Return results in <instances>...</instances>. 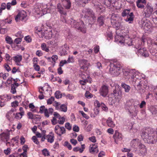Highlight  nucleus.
<instances>
[{"mask_svg": "<svg viewBox=\"0 0 157 157\" xmlns=\"http://www.w3.org/2000/svg\"><path fill=\"white\" fill-rule=\"evenodd\" d=\"M113 137L115 140V142L117 144H118L119 141L121 140L122 139V135L117 131H115Z\"/></svg>", "mask_w": 157, "mask_h": 157, "instance_id": "obj_16", "label": "nucleus"}, {"mask_svg": "<svg viewBox=\"0 0 157 157\" xmlns=\"http://www.w3.org/2000/svg\"><path fill=\"white\" fill-rule=\"evenodd\" d=\"M36 55L38 56H41L43 55L42 52L40 50H37L36 53Z\"/></svg>", "mask_w": 157, "mask_h": 157, "instance_id": "obj_58", "label": "nucleus"}, {"mask_svg": "<svg viewBox=\"0 0 157 157\" xmlns=\"http://www.w3.org/2000/svg\"><path fill=\"white\" fill-rule=\"evenodd\" d=\"M146 3V0H137L136 2L137 6L139 8L143 9L144 8V5Z\"/></svg>", "mask_w": 157, "mask_h": 157, "instance_id": "obj_18", "label": "nucleus"}, {"mask_svg": "<svg viewBox=\"0 0 157 157\" xmlns=\"http://www.w3.org/2000/svg\"><path fill=\"white\" fill-rule=\"evenodd\" d=\"M105 18L104 16H101L97 19V22L100 26H102L104 24Z\"/></svg>", "mask_w": 157, "mask_h": 157, "instance_id": "obj_27", "label": "nucleus"}, {"mask_svg": "<svg viewBox=\"0 0 157 157\" xmlns=\"http://www.w3.org/2000/svg\"><path fill=\"white\" fill-rule=\"evenodd\" d=\"M126 105L128 108V111L130 116L135 117L138 112V107L137 105L133 104L132 105L131 102L130 101H127Z\"/></svg>", "mask_w": 157, "mask_h": 157, "instance_id": "obj_6", "label": "nucleus"}, {"mask_svg": "<svg viewBox=\"0 0 157 157\" xmlns=\"http://www.w3.org/2000/svg\"><path fill=\"white\" fill-rule=\"evenodd\" d=\"M98 146L96 144H92L90 145L89 148L90 152L93 154L98 153Z\"/></svg>", "mask_w": 157, "mask_h": 157, "instance_id": "obj_15", "label": "nucleus"}, {"mask_svg": "<svg viewBox=\"0 0 157 157\" xmlns=\"http://www.w3.org/2000/svg\"><path fill=\"white\" fill-rule=\"evenodd\" d=\"M57 9L58 10V11L61 14L64 15H66L67 14L66 12L64 11V9L60 3H58L57 4Z\"/></svg>", "mask_w": 157, "mask_h": 157, "instance_id": "obj_21", "label": "nucleus"}, {"mask_svg": "<svg viewBox=\"0 0 157 157\" xmlns=\"http://www.w3.org/2000/svg\"><path fill=\"white\" fill-rule=\"evenodd\" d=\"M61 20L63 23L67 24V21L66 17L64 16H62L61 17Z\"/></svg>", "mask_w": 157, "mask_h": 157, "instance_id": "obj_60", "label": "nucleus"}, {"mask_svg": "<svg viewBox=\"0 0 157 157\" xmlns=\"http://www.w3.org/2000/svg\"><path fill=\"white\" fill-rule=\"evenodd\" d=\"M65 128L70 130L71 129V125L69 123H67L65 124Z\"/></svg>", "mask_w": 157, "mask_h": 157, "instance_id": "obj_54", "label": "nucleus"}, {"mask_svg": "<svg viewBox=\"0 0 157 157\" xmlns=\"http://www.w3.org/2000/svg\"><path fill=\"white\" fill-rule=\"evenodd\" d=\"M67 63V62L65 60H61L59 66L60 67H63L64 64Z\"/></svg>", "mask_w": 157, "mask_h": 157, "instance_id": "obj_57", "label": "nucleus"}, {"mask_svg": "<svg viewBox=\"0 0 157 157\" xmlns=\"http://www.w3.org/2000/svg\"><path fill=\"white\" fill-rule=\"evenodd\" d=\"M109 71L113 76H118L120 73L122 66L120 64L110 63Z\"/></svg>", "mask_w": 157, "mask_h": 157, "instance_id": "obj_4", "label": "nucleus"}, {"mask_svg": "<svg viewBox=\"0 0 157 157\" xmlns=\"http://www.w3.org/2000/svg\"><path fill=\"white\" fill-rule=\"evenodd\" d=\"M108 93V87L105 86H102L100 90V95L104 97L106 96Z\"/></svg>", "mask_w": 157, "mask_h": 157, "instance_id": "obj_13", "label": "nucleus"}, {"mask_svg": "<svg viewBox=\"0 0 157 157\" xmlns=\"http://www.w3.org/2000/svg\"><path fill=\"white\" fill-rule=\"evenodd\" d=\"M47 111V109L44 105L41 106L40 108L39 112L41 113H44Z\"/></svg>", "mask_w": 157, "mask_h": 157, "instance_id": "obj_40", "label": "nucleus"}, {"mask_svg": "<svg viewBox=\"0 0 157 157\" xmlns=\"http://www.w3.org/2000/svg\"><path fill=\"white\" fill-rule=\"evenodd\" d=\"M143 82L144 81H140L137 85V89L140 92H141V91L143 90L142 89V84H143Z\"/></svg>", "mask_w": 157, "mask_h": 157, "instance_id": "obj_33", "label": "nucleus"}, {"mask_svg": "<svg viewBox=\"0 0 157 157\" xmlns=\"http://www.w3.org/2000/svg\"><path fill=\"white\" fill-rule=\"evenodd\" d=\"M111 23L113 25L117 28H118L121 25L120 23L118 21L114 19L113 16L111 17Z\"/></svg>", "mask_w": 157, "mask_h": 157, "instance_id": "obj_24", "label": "nucleus"}, {"mask_svg": "<svg viewBox=\"0 0 157 157\" xmlns=\"http://www.w3.org/2000/svg\"><path fill=\"white\" fill-rule=\"evenodd\" d=\"M36 29L35 33L37 34L40 37L43 38L44 37L46 39H49L52 38V30L49 29V30L44 31L41 29L38 30V29Z\"/></svg>", "mask_w": 157, "mask_h": 157, "instance_id": "obj_5", "label": "nucleus"}, {"mask_svg": "<svg viewBox=\"0 0 157 157\" xmlns=\"http://www.w3.org/2000/svg\"><path fill=\"white\" fill-rule=\"evenodd\" d=\"M18 102L17 101H15L11 103V106L13 107H16L18 105Z\"/></svg>", "mask_w": 157, "mask_h": 157, "instance_id": "obj_50", "label": "nucleus"}, {"mask_svg": "<svg viewBox=\"0 0 157 157\" xmlns=\"http://www.w3.org/2000/svg\"><path fill=\"white\" fill-rule=\"evenodd\" d=\"M123 76L125 79H133L136 77V73L134 69L125 68L122 70Z\"/></svg>", "mask_w": 157, "mask_h": 157, "instance_id": "obj_3", "label": "nucleus"}, {"mask_svg": "<svg viewBox=\"0 0 157 157\" xmlns=\"http://www.w3.org/2000/svg\"><path fill=\"white\" fill-rule=\"evenodd\" d=\"M54 136L52 132L50 133L49 134L47 135L46 136V139L47 141L52 143L54 140Z\"/></svg>", "mask_w": 157, "mask_h": 157, "instance_id": "obj_25", "label": "nucleus"}, {"mask_svg": "<svg viewBox=\"0 0 157 157\" xmlns=\"http://www.w3.org/2000/svg\"><path fill=\"white\" fill-rule=\"evenodd\" d=\"M99 111L100 110L99 108L96 107L94 109V113L96 115L99 114Z\"/></svg>", "mask_w": 157, "mask_h": 157, "instance_id": "obj_64", "label": "nucleus"}, {"mask_svg": "<svg viewBox=\"0 0 157 157\" xmlns=\"http://www.w3.org/2000/svg\"><path fill=\"white\" fill-rule=\"evenodd\" d=\"M43 154L46 156H48L49 155V153L48 151L46 149H44L42 150Z\"/></svg>", "mask_w": 157, "mask_h": 157, "instance_id": "obj_46", "label": "nucleus"}, {"mask_svg": "<svg viewBox=\"0 0 157 157\" xmlns=\"http://www.w3.org/2000/svg\"><path fill=\"white\" fill-rule=\"evenodd\" d=\"M33 67L34 69L37 71H39L40 70V67L39 65L37 64H34L33 65Z\"/></svg>", "mask_w": 157, "mask_h": 157, "instance_id": "obj_56", "label": "nucleus"}, {"mask_svg": "<svg viewBox=\"0 0 157 157\" xmlns=\"http://www.w3.org/2000/svg\"><path fill=\"white\" fill-rule=\"evenodd\" d=\"M145 9L144 13L145 14V16H149L152 14L153 11V7L151 3H148L144 9Z\"/></svg>", "mask_w": 157, "mask_h": 157, "instance_id": "obj_11", "label": "nucleus"}, {"mask_svg": "<svg viewBox=\"0 0 157 157\" xmlns=\"http://www.w3.org/2000/svg\"><path fill=\"white\" fill-rule=\"evenodd\" d=\"M92 2L97 11L101 12L104 10V7L101 5L100 3L98 2H95V0H93Z\"/></svg>", "mask_w": 157, "mask_h": 157, "instance_id": "obj_12", "label": "nucleus"}, {"mask_svg": "<svg viewBox=\"0 0 157 157\" xmlns=\"http://www.w3.org/2000/svg\"><path fill=\"white\" fill-rule=\"evenodd\" d=\"M155 132L153 129L147 128L143 131L141 136L146 143L153 144L157 141L156 137L154 135Z\"/></svg>", "mask_w": 157, "mask_h": 157, "instance_id": "obj_1", "label": "nucleus"}, {"mask_svg": "<svg viewBox=\"0 0 157 157\" xmlns=\"http://www.w3.org/2000/svg\"><path fill=\"white\" fill-rule=\"evenodd\" d=\"M75 3L78 5H81L82 3L85 4L88 2L90 0H75Z\"/></svg>", "mask_w": 157, "mask_h": 157, "instance_id": "obj_31", "label": "nucleus"}, {"mask_svg": "<svg viewBox=\"0 0 157 157\" xmlns=\"http://www.w3.org/2000/svg\"><path fill=\"white\" fill-rule=\"evenodd\" d=\"M85 97L87 98H90L93 97V95L88 91H87L85 94Z\"/></svg>", "mask_w": 157, "mask_h": 157, "instance_id": "obj_41", "label": "nucleus"}, {"mask_svg": "<svg viewBox=\"0 0 157 157\" xmlns=\"http://www.w3.org/2000/svg\"><path fill=\"white\" fill-rule=\"evenodd\" d=\"M69 49V47L67 44H65L61 48V50L60 53L61 56L65 55L67 53V51Z\"/></svg>", "mask_w": 157, "mask_h": 157, "instance_id": "obj_17", "label": "nucleus"}, {"mask_svg": "<svg viewBox=\"0 0 157 157\" xmlns=\"http://www.w3.org/2000/svg\"><path fill=\"white\" fill-rule=\"evenodd\" d=\"M1 136L2 140L5 142H7L10 139L9 133H2Z\"/></svg>", "mask_w": 157, "mask_h": 157, "instance_id": "obj_23", "label": "nucleus"}, {"mask_svg": "<svg viewBox=\"0 0 157 157\" xmlns=\"http://www.w3.org/2000/svg\"><path fill=\"white\" fill-rule=\"evenodd\" d=\"M80 66L82 69L86 68L88 66V61L84 59H79L78 60Z\"/></svg>", "mask_w": 157, "mask_h": 157, "instance_id": "obj_19", "label": "nucleus"}, {"mask_svg": "<svg viewBox=\"0 0 157 157\" xmlns=\"http://www.w3.org/2000/svg\"><path fill=\"white\" fill-rule=\"evenodd\" d=\"M67 24H70L71 27L77 28L78 30L83 33H86V28L82 21L78 23L72 18H70L67 20Z\"/></svg>", "mask_w": 157, "mask_h": 157, "instance_id": "obj_2", "label": "nucleus"}, {"mask_svg": "<svg viewBox=\"0 0 157 157\" xmlns=\"http://www.w3.org/2000/svg\"><path fill=\"white\" fill-rule=\"evenodd\" d=\"M79 113H80L83 117L85 118L86 119H88L89 118V117L84 113L82 111H79Z\"/></svg>", "mask_w": 157, "mask_h": 157, "instance_id": "obj_47", "label": "nucleus"}, {"mask_svg": "<svg viewBox=\"0 0 157 157\" xmlns=\"http://www.w3.org/2000/svg\"><path fill=\"white\" fill-rule=\"evenodd\" d=\"M56 110H59L63 112H66L67 111V104H61L60 102L55 101L53 104Z\"/></svg>", "mask_w": 157, "mask_h": 157, "instance_id": "obj_8", "label": "nucleus"}, {"mask_svg": "<svg viewBox=\"0 0 157 157\" xmlns=\"http://www.w3.org/2000/svg\"><path fill=\"white\" fill-rule=\"evenodd\" d=\"M52 123L53 125H55L57 123V120L55 117H53V119L51 120Z\"/></svg>", "mask_w": 157, "mask_h": 157, "instance_id": "obj_63", "label": "nucleus"}, {"mask_svg": "<svg viewBox=\"0 0 157 157\" xmlns=\"http://www.w3.org/2000/svg\"><path fill=\"white\" fill-rule=\"evenodd\" d=\"M58 122L59 123L61 124H63L65 121V118L64 117H62L61 118H60Z\"/></svg>", "mask_w": 157, "mask_h": 157, "instance_id": "obj_52", "label": "nucleus"}, {"mask_svg": "<svg viewBox=\"0 0 157 157\" xmlns=\"http://www.w3.org/2000/svg\"><path fill=\"white\" fill-rule=\"evenodd\" d=\"M5 40L7 43L11 44L13 42L12 38L9 36H7L5 38Z\"/></svg>", "mask_w": 157, "mask_h": 157, "instance_id": "obj_38", "label": "nucleus"}, {"mask_svg": "<svg viewBox=\"0 0 157 157\" xmlns=\"http://www.w3.org/2000/svg\"><path fill=\"white\" fill-rule=\"evenodd\" d=\"M73 130L75 132H78L79 131V128L77 125H74L73 128Z\"/></svg>", "mask_w": 157, "mask_h": 157, "instance_id": "obj_59", "label": "nucleus"}, {"mask_svg": "<svg viewBox=\"0 0 157 157\" xmlns=\"http://www.w3.org/2000/svg\"><path fill=\"white\" fill-rule=\"evenodd\" d=\"M27 16L26 13L24 10H22L16 16L15 20L16 22L20 20H25V18Z\"/></svg>", "mask_w": 157, "mask_h": 157, "instance_id": "obj_9", "label": "nucleus"}, {"mask_svg": "<svg viewBox=\"0 0 157 157\" xmlns=\"http://www.w3.org/2000/svg\"><path fill=\"white\" fill-rule=\"evenodd\" d=\"M63 6L66 9H69L71 7V3L70 0H61Z\"/></svg>", "mask_w": 157, "mask_h": 157, "instance_id": "obj_22", "label": "nucleus"}, {"mask_svg": "<svg viewBox=\"0 0 157 157\" xmlns=\"http://www.w3.org/2000/svg\"><path fill=\"white\" fill-rule=\"evenodd\" d=\"M8 76L9 74L8 73L3 74L2 73H0V77H2L4 80L6 79Z\"/></svg>", "mask_w": 157, "mask_h": 157, "instance_id": "obj_43", "label": "nucleus"}, {"mask_svg": "<svg viewBox=\"0 0 157 157\" xmlns=\"http://www.w3.org/2000/svg\"><path fill=\"white\" fill-rule=\"evenodd\" d=\"M53 112V109L52 108H50L48 109H47V111L46 112V113L45 112L44 113L45 116L47 117H48L49 116V114H52Z\"/></svg>", "mask_w": 157, "mask_h": 157, "instance_id": "obj_30", "label": "nucleus"}, {"mask_svg": "<svg viewBox=\"0 0 157 157\" xmlns=\"http://www.w3.org/2000/svg\"><path fill=\"white\" fill-rule=\"evenodd\" d=\"M55 95L56 98L57 99H59L61 98L62 97L61 94H60V92L59 91H56L55 93Z\"/></svg>", "mask_w": 157, "mask_h": 157, "instance_id": "obj_42", "label": "nucleus"}, {"mask_svg": "<svg viewBox=\"0 0 157 157\" xmlns=\"http://www.w3.org/2000/svg\"><path fill=\"white\" fill-rule=\"evenodd\" d=\"M55 99L54 97H51L50 98L48 99L47 101V103L48 104H51Z\"/></svg>", "mask_w": 157, "mask_h": 157, "instance_id": "obj_45", "label": "nucleus"}, {"mask_svg": "<svg viewBox=\"0 0 157 157\" xmlns=\"http://www.w3.org/2000/svg\"><path fill=\"white\" fill-rule=\"evenodd\" d=\"M130 10H123L122 13V16L123 17H125L127 16V17L130 15Z\"/></svg>", "mask_w": 157, "mask_h": 157, "instance_id": "obj_36", "label": "nucleus"}, {"mask_svg": "<svg viewBox=\"0 0 157 157\" xmlns=\"http://www.w3.org/2000/svg\"><path fill=\"white\" fill-rule=\"evenodd\" d=\"M32 139L33 142L36 144H39V142L38 141V140L36 136H33Z\"/></svg>", "mask_w": 157, "mask_h": 157, "instance_id": "obj_51", "label": "nucleus"}, {"mask_svg": "<svg viewBox=\"0 0 157 157\" xmlns=\"http://www.w3.org/2000/svg\"><path fill=\"white\" fill-rule=\"evenodd\" d=\"M27 115L28 116V118L29 119H33L35 118H37L36 116H38V115H34L31 112H28L27 113Z\"/></svg>", "mask_w": 157, "mask_h": 157, "instance_id": "obj_37", "label": "nucleus"}, {"mask_svg": "<svg viewBox=\"0 0 157 157\" xmlns=\"http://www.w3.org/2000/svg\"><path fill=\"white\" fill-rule=\"evenodd\" d=\"M65 145L68 148L69 150H71L72 148L71 145L67 141L65 142Z\"/></svg>", "mask_w": 157, "mask_h": 157, "instance_id": "obj_55", "label": "nucleus"}, {"mask_svg": "<svg viewBox=\"0 0 157 157\" xmlns=\"http://www.w3.org/2000/svg\"><path fill=\"white\" fill-rule=\"evenodd\" d=\"M139 53L142 56L144 57H147L149 56L148 52L146 51L145 48H140L138 50Z\"/></svg>", "mask_w": 157, "mask_h": 157, "instance_id": "obj_20", "label": "nucleus"}, {"mask_svg": "<svg viewBox=\"0 0 157 157\" xmlns=\"http://www.w3.org/2000/svg\"><path fill=\"white\" fill-rule=\"evenodd\" d=\"M73 150L74 151L77 152L78 151H79V152L80 153H82L83 151V150H82V149L78 147H74L73 149Z\"/></svg>", "mask_w": 157, "mask_h": 157, "instance_id": "obj_48", "label": "nucleus"}, {"mask_svg": "<svg viewBox=\"0 0 157 157\" xmlns=\"http://www.w3.org/2000/svg\"><path fill=\"white\" fill-rule=\"evenodd\" d=\"M16 86H14V85H11V92L13 94H14L16 93Z\"/></svg>", "mask_w": 157, "mask_h": 157, "instance_id": "obj_44", "label": "nucleus"}, {"mask_svg": "<svg viewBox=\"0 0 157 157\" xmlns=\"http://www.w3.org/2000/svg\"><path fill=\"white\" fill-rule=\"evenodd\" d=\"M113 94L114 96L115 99H117L118 101H119L121 99L122 94V92L120 89L114 90Z\"/></svg>", "mask_w": 157, "mask_h": 157, "instance_id": "obj_14", "label": "nucleus"}, {"mask_svg": "<svg viewBox=\"0 0 157 157\" xmlns=\"http://www.w3.org/2000/svg\"><path fill=\"white\" fill-rule=\"evenodd\" d=\"M13 59L16 62H19L22 59V56L21 55H17L14 57Z\"/></svg>", "mask_w": 157, "mask_h": 157, "instance_id": "obj_32", "label": "nucleus"}, {"mask_svg": "<svg viewBox=\"0 0 157 157\" xmlns=\"http://www.w3.org/2000/svg\"><path fill=\"white\" fill-rule=\"evenodd\" d=\"M82 15L84 17L88 19L89 18H92V19L95 20L96 19V17L95 13L91 9L89 8L84 9L82 11Z\"/></svg>", "mask_w": 157, "mask_h": 157, "instance_id": "obj_7", "label": "nucleus"}, {"mask_svg": "<svg viewBox=\"0 0 157 157\" xmlns=\"http://www.w3.org/2000/svg\"><path fill=\"white\" fill-rule=\"evenodd\" d=\"M133 14L132 12L130 13V15L127 17V18L125 19L127 22H128L129 23H131L133 21Z\"/></svg>", "mask_w": 157, "mask_h": 157, "instance_id": "obj_26", "label": "nucleus"}, {"mask_svg": "<svg viewBox=\"0 0 157 157\" xmlns=\"http://www.w3.org/2000/svg\"><path fill=\"white\" fill-rule=\"evenodd\" d=\"M96 66L100 70H101L102 68L101 64L99 62L97 63L96 64Z\"/></svg>", "mask_w": 157, "mask_h": 157, "instance_id": "obj_61", "label": "nucleus"}, {"mask_svg": "<svg viewBox=\"0 0 157 157\" xmlns=\"http://www.w3.org/2000/svg\"><path fill=\"white\" fill-rule=\"evenodd\" d=\"M4 67L5 69L7 71L9 72L11 70V68L9 67V65L5 64L4 65Z\"/></svg>", "mask_w": 157, "mask_h": 157, "instance_id": "obj_62", "label": "nucleus"}, {"mask_svg": "<svg viewBox=\"0 0 157 157\" xmlns=\"http://www.w3.org/2000/svg\"><path fill=\"white\" fill-rule=\"evenodd\" d=\"M55 132L59 136L66 133L65 128L64 127H60L59 125H56L55 128Z\"/></svg>", "mask_w": 157, "mask_h": 157, "instance_id": "obj_10", "label": "nucleus"}, {"mask_svg": "<svg viewBox=\"0 0 157 157\" xmlns=\"http://www.w3.org/2000/svg\"><path fill=\"white\" fill-rule=\"evenodd\" d=\"M121 86L122 88L124 89L125 92L126 93H128L131 89L130 86L124 83H121Z\"/></svg>", "mask_w": 157, "mask_h": 157, "instance_id": "obj_29", "label": "nucleus"}, {"mask_svg": "<svg viewBox=\"0 0 157 157\" xmlns=\"http://www.w3.org/2000/svg\"><path fill=\"white\" fill-rule=\"evenodd\" d=\"M106 123L107 125L109 127H114L115 126V124L112 121L111 118L109 117L107 120Z\"/></svg>", "mask_w": 157, "mask_h": 157, "instance_id": "obj_28", "label": "nucleus"}, {"mask_svg": "<svg viewBox=\"0 0 157 157\" xmlns=\"http://www.w3.org/2000/svg\"><path fill=\"white\" fill-rule=\"evenodd\" d=\"M151 111L153 114L157 113V105L152 106L151 108Z\"/></svg>", "mask_w": 157, "mask_h": 157, "instance_id": "obj_35", "label": "nucleus"}, {"mask_svg": "<svg viewBox=\"0 0 157 157\" xmlns=\"http://www.w3.org/2000/svg\"><path fill=\"white\" fill-rule=\"evenodd\" d=\"M41 48L42 49L46 52H48L49 51V48L47 47V45L45 43H43L41 44Z\"/></svg>", "mask_w": 157, "mask_h": 157, "instance_id": "obj_34", "label": "nucleus"}, {"mask_svg": "<svg viewBox=\"0 0 157 157\" xmlns=\"http://www.w3.org/2000/svg\"><path fill=\"white\" fill-rule=\"evenodd\" d=\"M101 107L103 110L105 112L108 111V108L104 103H101Z\"/></svg>", "mask_w": 157, "mask_h": 157, "instance_id": "obj_49", "label": "nucleus"}, {"mask_svg": "<svg viewBox=\"0 0 157 157\" xmlns=\"http://www.w3.org/2000/svg\"><path fill=\"white\" fill-rule=\"evenodd\" d=\"M24 114V112H21L20 113H17L16 114L15 117L17 119H20L22 117Z\"/></svg>", "mask_w": 157, "mask_h": 157, "instance_id": "obj_39", "label": "nucleus"}, {"mask_svg": "<svg viewBox=\"0 0 157 157\" xmlns=\"http://www.w3.org/2000/svg\"><path fill=\"white\" fill-rule=\"evenodd\" d=\"M21 40V38H17L14 40V43L16 44H18L20 43Z\"/></svg>", "mask_w": 157, "mask_h": 157, "instance_id": "obj_53", "label": "nucleus"}]
</instances>
